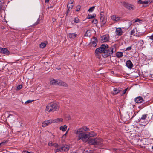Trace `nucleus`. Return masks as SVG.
<instances>
[{
    "label": "nucleus",
    "mask_w": 153,
    "mask_h": 153,
    "mask_svg": "<svg viewBox=\"0 0 153 153\" xmlns=\"http://www.w3.org/2000/svg\"><path fill=\"white\" fill-rule=\"evenodd\" d=\"M149 38L151 40H153V34L148 36Z\"/></svg>",
    "instance_id": "nucleus-39"
},
{
    "label": "nucleus",
    "mask_w": 153,
    "mask_h": 153,
    "mask_svg": "<svg viewBox=\"0 0 153 153\" xmlns=\"http://www.w3.org/2000/svg\"><path fill=\"white\" fill-rule=\"evenodd\" d=\"M70 119V118L69 117H68V119H67L68 120H69Z\"/></svg>",
    "instance_id": "nucleus-54"
},
{
    "label": "nucleus",
    "mask_w": 153,
    "mask_h": 153,
    "mask_svg": "<svg viewBox=\"0 0 153 153\" xmlns=\"http://www.w3.org/2000/svg\"><path fill=\"white\" fill-rule=\"evenodd\" d=\"M135 33V30L134 29H133L131 31V35H133Z\"/></svg>",
    "instance_id": "nucleus-37"
},
{
    "label": "nucleus",
    "mask_w": 153,
    "mask_h": 153,
    "mask_svg": "<svg viewBox=\"0 0 153 153\" xmlns=\"http://www.w3.org/2000/svg\"><path fill=\"white\" fill-rule=\"evenodd\" d=\"M97 43V40L96 38L93 37L91 39V42L90 43V45L91 46L93 47H96Z\"/></svg>",
    "instance_id": "nucleus-8"
},
{
    "label": "nucleus",
    "mask_w": 153,
    "mask_h": 153,
    "mask_svg": "<svg viewBox=\"0 0 153 153\" xmlns=\"http://www.w3.org/2000/svg\"><path fill=\"white\" fill-rule=\"evenodd\" d=\"M59 103L57 102H53L48 104L46 106V111L50 112H54L59 109Z\"/></svg>",
    "instance_id": "nucleus-3"
},
{
    "label": "nucleus",
    "mask_w": 153,
    "mask_h": 153,
    "mask_svg": "<svg viewBox=\"0 0 153 153\" xmlns=\"http://www.w3.org/2000/svg\"><path fill=\"white\" fill-rule=\"evenodd\" d=\"M47 43H48L47 42H42L39 45V47L41 48H44L46 47L47 45Z\"/></svg>",
    "instance_id": "nucleus-23"
},
{
    "label": "nucleus",
    "mask_w": 153,
    "mask_h": 153,
    "mask_svg": "<svg viewBox=\"0 0 153 153\" xmlns=\"http://www.w3.org/2000/svg\"><path fill=\"white\" fill-rule=\"evenodd\" d=\"M139 21H140V20L138 19H136L135 22H136Z\"/></svg>",
    "instance_id": "nucleus-46"
},
{
    "label": "nucleus",
    "mask_w": 153,
    "mask_h": 153,
    "mask_svg": "<svg viewBox=\"0 0 153 153\" xmlns=\"http://www.w3.org/2000/svg\"><path fill=\"white\" fill-rule=\"evenodd\" d=\"M33 101H34V100H27V101H26L25 102V104L30 103H31Z\"/></svg>",
    "instance_id": "nucleus-33"
},
{
    "label": "nucleus",
    "mask_w": 153,
    "mask_h": 153,
    "mask_svg": "<svg viewBox=\"0 0 153 153\" xmlns=\"http://www.w3.org/2000/svg\"><path fill=\"white\" fill-rule=\"evenodd\" d=\"M94 16H92V15H89L88 16V19H92V18H94Z\"/></svg>",
    "instance_id": "nucleus-40"
},
{
    "label": "nucleus",
    "mask_w": 153,
    "mask_h": 153,
    "mask_svg": "<svg viewBox=\"0 0 153 153\" xmlns=\"http://www.w3.org/2000/svg\"><path fill=\"white\" fill-rule=\"evenodd\" d=\"M48 145L50 146H54L56 147V148H57V147L58 146V145L57 143H53L52 141H49L48 143Z\"/></svg>",
    "instance_id": "nucleus-21"
},
{
    "label": "nucleus",
    "mask_w": 153,
    "mask_h": 153,
    "mask_svg": "<svg viewBox=\"0 0 153 153\" xmlns=\"http://www.w3.org/2000/svg\"><path fill=\"white\" fill-rule=\"evenodd\" d=\"M57 69L59 70H61V68H57Z\"/></svg>",
    "instance_id": "nucleus-51"
},
{
    "label": "nucleus",
    "mask_w": 153,
    "mask_h": 153,
    "mask_svg": "<svg viewBox=\"0 0 153 153\" xmlns=\"http://www.w3.org/2000/svg\"><path fill=\"white\" fill-rule=\"evenodd\" d=\"M49 1V0H45V2H48Z\"/></svg>",
    "instance_id": "nucleus-48"
},
{
    "label": "nucleus",
    "mask_w": 153,
    "mask_h": 153,
    "mask_svg": "<svg viewBox=\"0 0 153 153\" xmlns=\"http://www.w3.org/2000/svg\"><path fill=\"white\" fill-rule=\"evenodd\" d=\"M138 3L139 4H147L149 3V1L148 0H139L138 1Z\"/></svg>",
    "instance_id": "nucleus-20"
},
{
    "label": "nucleus",
    "mask_w": 153,
    "mask_h": 153,
    "mask_svg": "<svg viewBox=\"0 0 153 153\" xmlns=\"http://www.w3.org/2000/svg\"><path fill=\"white\" fill-rule=\"evenodd\" d=\"M127 89H128V88H126L123 91V93H122V94H124L126 93V91H127Z\"/></svg>",
    "instance_id": "nucleus-41"
},
{
    "label": "nucleus",
    "mask_w": 153,
    "mask_h": 153,
    "mask_svg": "<svg viewBox=\"0 0 153 153\" xmlns=\"http://www.w3.org/2000/svg\"><path fill=\"white\" fill-rule=\"evenodd\" d=\"M1 70V69H0V71Z\"/></svg>",
    "instance_id": "nucleus-59"
},
{
    "label": "nucleus",
    "mask_w": 153,
    "mask_h": 153,
    "mask_svg": "<svg viewBox=\"0 0 153 153\" xmlns=\"http://www.w3.org/2000/svg\"><path fill=\"white\" fill-rule=\"evenodd\" d=\"M95 7L94 6H93L90 7L88 10V11L90 12H92L94 9Z\"/></svg>",
    "instance_id": "nucleus-29"
},
{
    "label": "nucleus",
    "mask_w": 153,
    "mask_h": 153,
    "mask_svg": "<svg viewBox=\"0 0 153 153\" xmlns=\"http://www.w3.org/2000/svg\"><path fill=\"white\" fill-rule=\"evenodd\" d=\"M140 122L143 123V125L145 126L146 125L149 121L148 119V115L147 114H144L142 115L141 117L139 119Z\"/></svg>",
    "instance_id": "nucleus-6"
},
{
    "label": "nucleus",
    "mask_w": 153,
    "mask_h": 153,
    "mask_svg": "<svg viewBox=\"0 0 153 153\" xmlns=\"http://www.w3.org/2000/svg\"><path fill=\"white\" fill-rule=\"evenodd\" d=\"M73 6V5L72 4L68 3L67 5V7L68 11L70 10Z\"/></svg>",
    "instance_id": "nucleus-26"
},
{
    "label": "nucleus",
    "mask_w": 153,
    "mask_h": 153,
    "mask_svg": "<svg viewBox=\"0 0 153 153\" xmlns=\"http://www.w3.org/2000/svg\"><path fill=\"white\" fill-rule=\"evenodd\" d=\"M138 42L140 43V46H142L144 43L143 40H142L139 41Z\"/></svg>",
    "instance_id": "nucleus-31"
},
{
    "label": "nucleus",
    "mask_w": 153,
    "mask_h": 153,
    "mask_svg": "<svg viewBox=\"0 0 153 153\" xmlns=\"http://www.w3.org/2000/svg\"><path fill=\"white\" fill-rule=\"evenodd\" d=\"M67 134H66V133H65V134H64L63 136H62V138H64V139H65L66 137V135H67Z\"/></svg>",
    "instance_id": "nucleus-42"
},
{
    "label": "nucleus",
    "mask_w": 153,
    "mask_h": 153,
    "mask_svg": "<svg viewBox=\"0 0 153 153\" xmlns=\"http://www.w3.org/2000/svg\"><path fill=\"white\" fill-rule=\"evenodd\" d=\"M111 19L113 21L117 22L121 19V17L114 15L112 16Z\"/></svg>",
    "instance_id": "nucleus-12"
},
{
    "label": "nucleus",
    "mask_w": 153,
    "mask_h": 153,
    "mask_svg": "<svg viewBox=\"0 0 153 153\" xmlns=\"http://www.w3.org/2000/svg\"><path fill=\"white\" fill-rule=\"evenodd\" d=\"M102 139L97 138L90 139L88 140V143L90 145H99L102 143Z\"/></svg>",
    "instance_id": "nucleus-4"
},
{
    "label": "nucleus",
    "mask_w": 153,
    "mask_h": 153,
    "mask_svg": "<svg viewBox=\"0 0 153 153\" xmlns=\"http://www.w3.org/2000/svg\"><path fill=\"white\" fill-rule=\"evenodd\" d=\"M152 149L153 150V146L152 147Z\"/></svg>",
    "instance_id": "nucleus-55"
},
{
    "label": "nucleus",
    "mask_w": 153,
    "mask_h": 153,
    "mask_svg": "<svg viewBox=\"0 0 153 153\" xmlns=\"http://www.w3.org/2000/svg\"><path fill=\"white\" fill-rule=\"evenodd\" d=\"M100 17H105L104 15V13L103 12H101L100 13Z\"/></svg>",
    "instance_id": "nucleus-38"
},
{
    "label": "nucleus",
    "mask_w": 153,
    "mask_h": 153,
    "mask_svg": "<svg viewBox=\"0 0 153 153\" xmlns=\"http://www.w3.org/2000/svg\"><path fill=\"white\" fill-rule=\"evenodd\" d=\"M109 36L108 35H104L101 37V40L103 42H105L109 41Z\"/></svg>",
    "instance_id": "nucleus-11"
},
{
    "label": "nucleus",
    "mask_w": 153,
    "mask_h": 153,
    "mask_svg": "<svg viewBox=\"0 0 153 153\" xmlns=\"http://www.w3.org/2000/svg\"><path fill=\"white\" fill-rule=\"evenodd\" d=\"M22 153H33L32 152H28L27 151H23Z\"/></svg>",
    "instance_id": "nucleus-44"
},
{
    "label": "nucleus",
    "mask_w": 153,
    "mask_h": 153,
    "mask_svg": "<svg viewBox=\"0 0 153 153\" xmlns=\"http://www.w3.org/2000/svg\"><path fill=\"white\" fill-rule=\"evenodd\" d=\"M50 84L51 85H59L65 87L67 86V85L65 82L59 80H55L54 79H50Z\"/></svg>",
    "instance_id": "nucleus-5"
},
{
    "label": "nucleus",
    "mask_w": 153,
    "mask_h": 153,
    "mask_svg": "<svg viewBox=\"0 0 153 153\" xmlns=\"http://www.w3.org/2000/svg\"><path fill=\"white\" fill-rule=\"evenodd\" d=\"M134 100L135 102L137 103H140L142 102L143 100L142 98L140 96H139L136 98Z\"/></svg>",
    "instance_id": "nucleus-13"
},
{
    "label": "nucleus",
    "mask_w": 153,
    "mask_h": 153,
    "mask_svg": "<svg viewBox=\"0 0 153 153\" xmlns=\"http://www.w3.org/2000/svg\"><path fill=\"white\" fill-rule=\"evenodd\" d=\"M149 1V3H151L153 2V0H148Z\"/></svg>",
    "instance_id": "nucleus-45"
},
{
    "label": "nucleus",
    "mask_w": 153,
    "mask_h": 153,
    "mask_svg": "<svg viewBox=\"0 0 153 153\" xmlns=\"http://www.w3.org/2000/svg\"><path fill=\"white\" fill-rule=\"evenodd\" d=\"M68 130H69V129H68V130H67V131H66V133H66V134H67V133H68Z\"/></svg>",
    "instance_id": "nucleus-50"
},
{
    "label": "nucleus",
    "mask_w": 153,
    "mask_h": 153,
    "mask_svg": "<svg viewBox=\"0 0 153 153\" xmlns=\"http://www.w3.org/2000/svg\"><path fill=\"white\" fill-rule=\"evenodd\" d=\"M52 123H53V120L50 119L43 122L42 123V126L43 127H45Z\"/></svg>",
    "instance_id": "nucleus-10"
},
{
    "label": "nucleus",
    "mask_w": 153,
    "mask_h": 153,
    "mask_svg": "<svg viewBox=\"0 0 153 153\" xmlns=\"http://www.w3.org/2000/svg\"><path fill=\"white\" fill-rule=\"evenodd\" d=\"M91 35V31L90 30H88L85 33V36L88 37L89 36Z\"/></svg>",
    "instance_id": "nucleus-27"
},
{
    "label": "nucleus",
    "mask_w": 153,
    "mask_h": 153,
    "mask_svg": "<svg viewBox=\"0 0 153 153\" xmlns=\"http://www.w3.org/2000/svg\"><path fill=\"white\" fill-rule=\"evenodd\" d=\"M70 149V146L69 145H65L59 148H56L55 151L56 152L60 151L62 152L64 151H68Z\"/></svg>",
    "instance_id": "nucleus-7"
},
{
    "label": "nucleus",
    "mask_w": 153,
    "mask_h": 153,
    "mask_svg": "<svg viewBox=\"0 0 153 153\" xmlns=\"http://www.w3.org/2000/svg\"><path fill=\"white\" fill-rule=\"evenodd\" d=\"M4 143L3 142L1 143H0V145H1V144Z\"/></svg>",
    "instance_id": "nucleus-53"
},
{
    "label": "nucleus",
    "mask_w": 153,
    "mask_h": 153,
    "mask_svg": "<svg viewBox=\"0 0 153 153\" xmlns=\"http://www.w3.org/2000/svg\"><path fill=\"white\" fill-rule=\"evenodd\" d=\"M132 46L128 47L126 48V49L125 50L126 51H129L131 49H132Z\"/></svg>",
    "instance_id": "nucleus-34"
},
{
    "label": "nucleus",
    "mask_w": 153,
    "mask_h": 153,
    "mask_svg": "<svg viewBox=\"0 0 153 153\" xmlns=\"http://www.w3.org/2000/svg\"><path fill=\"white\" fill-rule=\"evenodd\" d=\"M0 52L3 54H8L9 51L6 48H0Z\"/></svg>",
    "instance_id": "nucleus-15"
},
{
    "label": "nucleus",
    "mask_w": 153,
    "mask_h": 153,
    "mask_svg": "<svg viewBox=\"0 0 153 153\" xmlns=\"http://www.w3.org/2000/svg\"><path fill=\"white\" fill-rule=\"evenodd\" d=\"M74 22L76 23H78L80 22V20L78 17H75L74 19Z\"/></svg>",
    "instance_id": "nucleus-28"
},
{
    "label": "nucleus",
    "mask_w": 153,
    "mask_h": 153,
    "mask_svg": "<svg viewBox=\"0 0 153 153\" xmlns=\"http://www.w3.org/2000/svg\"><path fill=\"white\" fill-rule=\"evenodd\" d=\"M63 121V119L62 118H57L55 120H53V123H57L62 122Z\"/></svg>",
    "instance_id": "nucleus-22"
},
{
    "label": "nucleus",
    "mask_w": 153,
    "mask_h": 153,
    "mask_svg": "<svg viewBox=\"0 0 153 153\" xmlns=\"http://www.w3.org/2000/svg\"><path fill=\"white\" fill-rule=\"evenodd\" d=\"M122 90V88H116L114 89V91L113 92L114 94H116L119 93Z\"/></svg>",
    "instance_id": "nucleus-18"
},
{
    "label": "nucleus",
    "mask_w": 153,
    "mask_h": 153,
    "mask_svg": "<svg viewBox=\"0 0 153 153\" xmlns=\"http://www.w3.org/2000/svg\"><path fill=\"white\" fill-rule=\"evenodd\" d=\"M115 51V47L114 46L108 47V45L102 44L100 47L97 48L95 51L96 54H98L100 53H102V56L104 58L113 55L114 50Z\"/></svg>",
    "instance_id": "nucleus-2"
},
{
    "label": "nucleus",
    "mask_w": 153,
    "mask_h": 153,
    "mask_svg": "<svg viewBox=\"0 0 153 153\" xmlns=\"http://www.w3.org/2000/svg\"><path fill=\"white\" fill-rule=\"evenodd\" d=\"M92 22L93 23L95 24H96V23H97V20L96 19H94Z\"/></svg>",
    "instance_id": "nucleus-35"
},
{
    "label": "nucleus",
    "mask_w": 153,
    "mask_h": 153,
    "mask_svg": "<svg viewBox=\"0 0 153 153\" xmlns=\"http://www.w3.org/2000/svg\"><path fill=\"white\" fill-rule=\"evenodd\" d=\"M67 128V126L66 125H64L60 126L59 128V129L63 131H65L66 130Z\"/></svg>",
    "instance_id": "nucleus-24"
},
{
    "label": "nucleus",
    "mask_w": 153,
    "mask_h": 153,
    "mask_svg": "<svg viewBox=\"0 0 153 153\" xmlns=\"http://www.w3.org/2000/svg\"><path fill=\"white\" fill-rule=\"evenodd\" d=\"M90 131V129L87 127L84 126L75 129L74 131V133L76 135L78 140H81L83 142H86L88 141L89 137L96 136L97 135L96 133L93 131L86 132Z\"/></svg>",
    "instance_id": "nucleus-1"
},
{
    "label": "nucleus",
    "mask_w": 153,
    "mask_h": 153,
    "mask_svg": "<svg viewBox=\"0 0 153 153\" xmlns=\"http://www.w3.org/2000/svg\"><path fill=\"white\" fill-rule=\"evenodd\" d=\"M123 5L126 8L130 10H132L135 8L134 6L130 4L125 3Z\"/></svg>",
    "instance_id": "nucleus-9"
},
{
    "label": "nucleus",
    "mask_w": 153,
    "mask_h": 153,
    "mask_svg": "<svg viewBox=\"0 0 153 153\" xmlns=\"http://www.w3.org/2000/svg\"><path fill=\"white\" fill-rule=\"evenodd\" d=\"M70 153H75V152H72Z\"/></svg>",
    "instance_id": "nucleus-56"
},
{
    "label": "nucleus",
    "mask_w": 153,
    "mask_h": 153,
    "mask_svg": "<svg viewBox=\"0 0 153 153\" xmlns=\"http://www.w3.org/2000/svg\"><path fill=\"white\" fill-rule=\"evenodd\" d=\"M68 11L67 12H66V16H67L68 15V11Z\"/></svg>",
    "instance_id": "nucleus-49"
},
{
    "label": "nucleus",
    "mask_w": 153,
    "mask_h": 153,
    "mask_svg": "<svg viewBox=\"0 0 153 153\" xmlns=\"http://www.w3.org/2000/svg\"><path fill=\"white\" fill-rule=\"evenodd\" d=\"M107 19L105 17H100V22L102 26H103L106 23Z\"/></svg>",
    "instance_id": "nucleus-14"
},
{
    "label": "nucleus",
    "mask_w": 153,
    "mask_h": 153,
    "mask_svg": "<svg viewBox=\"0 0 153 153\" xmlns=\"http://www.w3.org/2000/svg\"><path fill=\"white\" fill-rule=\"evenodd\" d=\"M40 21V19L39 18L38 19L37 21L35 22V23H34L33 25V26H35V25H37V24H38L39 23Z\"/></svg>",
    "instance_id": "nucleus-32"
},
{
    "label": "nucleus",
    "mask_w": 153,
    "mask_h": 153,
    "mask_svg": "<svg viewBox=\"0 0 153 153\" xmlns=\"http://www.w3.org/2000/svg\"><path fill=\"white\" fill-rule=\"evenodd\" d=\"M129 26H130L131 25V23L129 22Z\"/></svg>",
    "instance_id": "nucleus-52"
},
{
    "label": "nucleus",
    "mask_w": 153,
    "mask_h": 153,
    "mask_svg": "<svg viewBox=\"0 0 153 153\" xmlns=\"http://www.w3.org/2000/svg\"><path fill=\"white\" fill-rule=\"evenodd\" d=\"M73 1H74L73 0H70V3H71V4H72Z\"/></svg>",
    "instance_id": "nucleus-47"
},
{
    "label": "nucleus",
    "mask_w": 153,
    "mask_h": 153,
    "mask_svg": "<svg viewBox=\"0 0 153 153\" xmlns=\"http://www.w3.org/2000/svg\"><path fill=\"white\" fill-rule=\"evenodd\" d=\"M115 32L117 35L120 36L122 35L123 31L121 28H116Z\"/></svg>",
    "instance_id": "nucleus-16"
},
{
    "label": "nucleus",
    "mask_w": 153,
    "mask_h": 153,
    "mask_svg": "<svg viewBox=\"0 0 153 153\" xmlns=\"http://www.w3.org/2000/svg\"><path fill=\"white\" fill-rule=\"evenodd\" d=\"M81 6L79 5H78L76 6L75 10L76 11H78L80 9Z\"/></svg>",
    "instance_id": "nucleus-30"
},
{
    "label": "nucleus",
    "mask_w": 153,
    "mask_h": 153,
    "mask_svg": "<svg viewBox=\"0 0 153 153\" xmlns=\"http://www.w3.org/2000/svg\"><path fill=\"white\" fill-rule=\"evenodd\" d=\"M7 64H6V65H5V66H7Z\"/></svg>",
    "instance_id": "nucleus-57"
},
{
    "label": "nucleus",
    "mask_w": 153,
    "mask_h": 153,
    "mask_svg": "<svg viewBox=\"0 0 153 153\" xmlns=\"http://www.w3.org/2000/svg\"><path fill=\"white\" fill-rule=\"evenodd\" d=\"M22 88V86L21 85H19L17 87V90H19L21 89Z\"/></svg>",
    "instance_id": "nucleus-36"
},
{
    "label": "nucleus",
    "mask_w": 153,
    "mask_h": 153,
    "mask_svg": "<svg viewBox=\"0 0 153 153\" xmlns=\"http://www.w3.org/2000/svg\"><path fill=\"white\" fill-rule=\"evenodd\" d=\"M116 56L118 58L122 57L123 56V53L122 52H117L116 53Z\"/></svg>",
    "instance_id": "nucleus-25"
},
{
    "label": "nucleus",
    "mask_w": 153,
    "mask_h": 153,
    "mask_svg": "<svg viewBox=\"0 0 153 153\" xmlns=\"http://www.w3.org/2000/svg\"><path fill=\"white\" fill-rule=\"evenodd\" d=\"M77 35V34H76L75 33H69L68 35L69 37L71 39H74Z\"/></svg>",
    "instance_id": "nucleus-17"
},
{
    "label": "nucleus",
    "mask_w": 153,
    "mask_h": 153,
    "mask_svg": "<svg viewBox=\"0 0 153 153\" xmlns=\"http://www.w3.org/2000/svg\"><path fill=\"white\" fill-rule=\"evenodd\" d=\"M7 118H13V116L11 114H10L9 116L7 117Z\"/></svg>",
    "instance_id": "nucleus-43"
},
{
    "label": "nucleus",
    "mask_w": 153,
    "mask_h": 153,
    "mask_svg": "<svg viewBox=\"0 0 153 153\" xmlns=\"http://www.w3.org/2000/svg\"><path fill=\"white\" fill-rule=\"evenodd\" d=\"M126 64L127 67H133V64L131 61L130 60H128L126 62Z\"/></svg>",
    "instance_id": "nucleus-19"
},
{
    "label": "nucleus",
    "mask_w": 153,
    "mask_h": 153,
    "mask_svg": "<svg viewBox=\"0 0 153 153\" xmlns=\"http://www.w3.org/2000/svg\"><path fill=\"white\" fill-rule=\"evenodd\" d=\"M129 68L131 69V68L130 67V68Z\"/></svg>",
    "instance_id": "nucleus-58"
}]
</instances>
